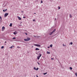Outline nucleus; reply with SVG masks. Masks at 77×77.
I'll use <instances>...</instances> for the list:
<instances>
[{"label":"nucleus","mask_w":77,"mask_h":77,"mask_svg":"<svg viewBox=\"0 0 77 77\" xmlns=\"http://www.w3.org/2000/svg\"><path fill=\"white\" fill-rule=\"evenodd\" d=\"M48 48H50V47H48Z\"/></svg>","instance_id":"obj_36"},{"label":"nucleus","mask_w":77,"mask_h":77,"mask_svg":"<svg viewBox=\"0 0 77 77\" xmlns=\"http://www.w3.org/2000/svg\"><path fill=\"white\" fill-rule=\"evenodd\" d=\"M55 20H56V18L55 19Z\"/></svg>","instance_id":"obj_41"},{"label":"nucleus","mask_w":77,"mask_h":77,"mask_svg":"<svg viewBox=\"0 0 77 77\" xmlns=\"http://www.w3.org/2000/svg\"><path fill=\"white\" fill-rule=\"evenodd\" d=\"M30 40V38H27V39H24V41H29Z\"/></svg>","instance_id":"obj_1"},{"label":"nucleus","mask_w":77,"mask_h":77,"mask_svg":"<svg viewBox=\"0 0 77 77\" xmlns=\"http://www.w3.org/2000/svg\"><path fill=\"white\" fill-rule=\"evenodd\" d=\"M34 14H36V13H34Z\"/></svg>","instance_id":"obj_38"},{"label":"nucleus","mask_w":77,"mask_h":77,"mask_svg":"<svg viewBox=\"0 0 77 77\" xmlns=\"http://www.w3.org/2000/svg\"><path fill=\"white\" fill-rule=\"evenodd\" d=\"M17 17L19 20H21V18L20 17L18 16Z\"/></svg>","instance_id":"obj_8"},{"label":"nucleus","mask_w":77,"mask_h":77,"mask_svg":"<svg viewBox=\"0 0 77 77\" xmlns=\"http://www.w3.org/2000/svg\"><path fill=\"white\" fill-rule=\"evenodd\" d=\"M37 63L38 64V65H40V64H39V63L38 62Z\"/></svg>","instance_id":"obj_31"},{"label":"nucleus","mask_w":77,"mask_h":77,"mask_svg":"<svg viewBox=\"0 0 77 77\" xmlns=\"http://www.w3.org/2000/svg\"><path fill=\"white\" fill-rule=\"evenodd\" d=\"M53 59H54L53 58H51V60H53Z\"/></svg>","instance_id":"obj_28"},{"label":"nucleus","mask_w":77,"mask_h":77,"mask_svg":"<svg viewBox=\"0 0 77 77\" xmlns=\"http://www.w3.org/2000/svg\"><path fill=\"white\" fill-rule=\"evenodd\" d=\"M70 44L71 45H72V42H71L70 43Z\"/></svg>","instance_id":"obj_23"},{"label":"nucleus","mask_w":77,"mask_h":77,"mask_svg":"<svg viewBox=\"0 0 77 77\" xmlns=\"http://www.w3.org/2000/svg\"><path fill=\"white\" fill-rule=\"evenodd\" d=\"M75 75H76V76H77V73H75Z\"/></svg>","instance_id":"obj_29"},{"label":"nucleus","mask_w":77,"mask_h":77,"mask_svg":"<svg viewBox=\"0 0 77 77\" xmlns=\"http://www.w3.org/2000/svg\"><path fill=\"white\" fill-rule=\"evenodd\" d=\"M56 32V29H54V30L52 31V33H54V32Z\"/></svg>","instance_id":"obj_10"},{"label":"nucleus","mask_w":77,"mask_h":77,"mask_svg":"<svg viewBox=\"0 0 77 77\" xmlns=\"http://www.w3.org/2000/svg\"><path fill=\"white\" fill-rule=\"evenodd\" d=\"M69 16L70 18H72V15H71V14H69Z\"/></svg>","instance_id":"obj_13"},{"label":"nucleus","mask_w":77,"mask_h":77,"mask_svg":"<svg viewBox=\"0 0 77 77\" xmlns=\"http://www.w3.org/2000/svg\"><path fill=\"white\" fill-rule=\"evenodd\" d=\"M17 48H20V47H19V46H18V47H17Z\"/></svg>","instance_id":"obj_32"},{"label":"nucleus","mask_w":77,"mask_h":77,"mask_svg":"<svg viewBox=\"0 0 77 77\" xmlns=\"http://www.w3.org/2000/svg\"><path fill=\"white\" fill-rule=\"evenodd\" d=\"M23 18H26V17H23Z\"/></svg>","instance_id":"obj_33"},{"label":"nucleus","mask_w":77,"mask_h":77,"mask_svg":"<svg viewBox=\"0 0 77 77\" xmlns=\"http://www.w3.org/2000/svg\"><path fill=\"white\" fill-rule=\"evenodd\" d=\"M50 47H53V45H50Z\"/></svg>","instance_id":"obj_16"},{"label":"nucleus","mask_w":77,"mask_h":77,"mask_svg":"<svg viewBox=\"0 0 77 77\" xmlns=\"http://www.w3.org/2000/svg\"><path fill=\"white\" fill-rule=\"evenodd\" d=\"M69 68H70V69H71V70L72 69V67H70Z\"/></svg>","instance_id":"obj_17"},{"label":"nucleus","mask_w":77,"mask_h":77,"mask_svg":"<svg viewBox=\"0 0 77 77\" xmlns=\"http://www.w3.org/2000/svg\"><path fill=\"white\" fill-rule=\"evenodd\" d=\"M47 54H50V52L48 51L47 52Z\"/></svg>","instance_id":"obj_15"},{"label":"nucleus","mask_w":77,"mask_h":77,"mask_svg":"<svg viewBox=\"0 0 77 77\" xmlns=\"http://www.w3.org/2000/svg\"><path fill=\"white\" fill-rule=\"evenodd\" d=\"M7 11V9H5V10H3V12H6Z\"/></svg>","instance_id":"obj_9"},{"label":"nucleus","mask_w":77,"mask_h":77,"mask_svg":"<svg viewBox=\"0 0 77 77\" xmlns=\"http://www.w3.org/2000/svg\"><path fill=\"white\" fill-rule=\"evenodd\" d=\"M14 35H16V34H17V32L15 31L13 33Z\"/></svg>","instance_id":"obj_5"},{"label":"nucleus","mask_w":77,"mask_h":77,"mask_svg":"<svg viewBox=\"0 0 77 77\" xmlns=\"http://www.w3.org/2000/svg\"><path fill=\"white\" fill-rule=\"evenodd\" d=\"M47 74V72H46L45 73H44L43 74H44V75H45V74Z\"/></svg>","instance_id":"obj_18"},{"label":"nucleus","mask_w":77,"mask_h":77,"mask_svg":"<svg viewBox=\"0 0 77 77\" xmlns=\"http://www.w3.org/2000/svg\"><path fill=\"white\" fill-rule=\"evenodd\" d=\"M36 77H38V75H36Z\"/></svg>","instance_id":"obj_35"},{"label":"nucleus","mask_w":77,"mask_h":77,"mask_svg":"<svg viewBox=\"0 0 77 77\" xmlns=\"http://www.w3.org/2000/svg\"><path fill=\"white\" fill-rule=\"evenodd\" d=\"M25 34H26V35H27V33H25Z\"/></svg>","instance_id":"obj_27"},{"label":"nucleus","mask_w":77,"mask_h":77,"mask_svg":"<svg viewBox=\"0 0 77 77\" xmlns=\"http://www.w3.org/2000/svg\"><path fill=\"white\" fill-rule=\"evenodd\" d=\"M13 39H16V38L14 37L12 38Z\"/></svg>","instance_id":"obj_22"},{"label":"nucleus","mask_w":77,"mask_h":77,"mask_svg":"<svg viewBox=\"0 0 77 77\" xmlns=\"http://www.w3.org/2000/svg\"><path fill=\"white\" fill-rule=\"evenodd\" d=\"M34 69H35V70H36V67H35L34 68Z\"/></svg>","instance_id":"obj_20"},{"label":"nucleus","mask_w":77,"mask_h":77,"mask_svg":"<svg viewBox=\"0 0 77 77\" xmlns=\"http://www.w3.org/2000/svg\"><path fill=\"white\" fill-rule=\"evenodd\" d=\"M36 70H38V68H37L36 69Z\"/></svg>","instance_id":"obj_25"},{"label":"nucleus","mask_w":77,"mask_h":77,"mask_svg":"<svg viewBox=\"0 0 77 77\" xmlns=\"http://www.w3.org/2000/svg\"><path fill=\"white\" fill-rule=\"evenodd\" d=\"M4 48V46H2V47H1V48L2 49L3 48Z\"/></svg>","instance_id":"obj_19"},{"label":"nucleus","mask_w":77,"mask_h":77,"mask_svg":"<svg viewBox=\"0 0 77 77\" xmlns=\"http://www.w3.org/2000/svg\"><path fill=\"white\" fill-rule=\"evenodd\" d=\"M58 8H59L58 9H60V7H58Z\"/></svg>","instance_id":"obj_21"},{"label":"nucleus","mask_w":77,"mask_h":77,"mask_svg":"<svg viewBox=\"0 0 77 77\" xmlns=\"http://www.w3.org/2000/svg\"><path fill=\"white\" fill-rule=\"evenodd\" d=\"M8 15V13H5L4 15V17H6Z\"/></svg>","instance_id":"obj_4"},{"label":"nucleus","mask_w":77,"mask_h":77,"mask_svg":"<svg viewBox=\"0 0 77 77\" xmlns=\"http://www.w3.org/2000/svg\"><path fill=\"white\" fill-rule=\"evenodd\" d=\"M35 50L36 51H37L38 50H39V48H35Z\"/></svg>","instance_id":"obj_7"},{"label":"nucleus","mask_w":77,"mask_h":77,"mask_svg":"<svg viewBox=\"0 0 77 77\" xmlns=\"http://www.w3.org/2000/svg\"><path fill=\"white\" fill-rule=\"evenodd\" d=\"M33 21H35V20H33Z\"/></svg>","instance_id":"obj_30"},{"label":"nucleus","mask_w":77,"mask_h":77,"mask_svg":"<svg viewBox=\"0 0 77 77\" xmlns=\"http://www.w3.org/2000/svg\"><path fill=\"white\" fill-rule=\"evenodd\" d=\"M53 32H51L49 33V35H51L52 34H53Z\"/></svg>","instance_id":"obj_11"},{"label":"nucleus","mask_w":77,"mask_h":77,"mask_svg":"<svg viewBox=\"0 0 77 77\" xmlns=\"http://www.w3.org/2000/svg\"><path fill=\"white\" fill-rule=\"evenodd\" d=\"M74 32H75V30L74 31Z\"/></svg>","instance_id":"obj_40"},{"label":"nucleus","mask_w":77,"mask_h":77,"mask_svg":"<svg viewBox=\"0 0 77 77\" xmlns=\"http://www.w3.org/2000/svg\"><path fill=\"white\" fill-rule=\"evenodd\" d=\"M43 3V2L42 1H41V3Z\"/></svg>","instance_id":"obj_24"},{"label":"nucleus","mask_w":77,"mask_h":77,"mask_svg":"<svg viewBox=\"0 0 77 77\" xmlns=\"http://www.w3.org/2000/svg\"><path fill=\"white\" fill-rule=\"evenodd\" d=\"M34 36H35H35L34 35Z\"/></svg>","instance_id":"obj_39"},{"label":"nucleus","mask_w":77,"mask_h":77,"mask_svg":"<svg viewBox=\"0 0 77 77\" xmlns=\"http://www.w3.org/2000/svg\"><path fill=\"white\" fill-rule=\"evenodd\" d=\"M9 26L10 27H12V24L10 23Z\"/></svg>","instance_id":"obj_14"},{"label":"nucleus","mask_w":77,"mask_h":77,"mask_svg":"<svg viewBox=\"0 0 77 77\" xmlns=\"http://www.w3.org/2000/svg\"><path fill=\"white\" fill-rule=\"evenodd\" d=\"M14 46L13 45L11 47H10V48H14Z\"/></svg>","instance_id":"obj_12"},{"label":"nucleus","mask_w":77,"mask_h":77,"mask_svg":"<svg viewBox=\"0 0 77 77\" xmlns=\"http://www.w3.org/2000/svg\"><path fill=\"white\" fill-rule=\"evenodd\" d=\"M40 54V56L37 57V59L38 60H39V58H40V57H41V54Z\"/></svg>","instance_id":"obj_2"},{"label":"nucleus","mask_w":77,"mask_h":77,"mask_svg":"<svg viewBox=\"0 0 77 77\" xmlns=\"http://www.w3.org/2000/svg\"><path fill=\"white\" fill-rule=\"evenodd\" d=\"M5 27L4 26L2 27V31H3L4 30V29H5Z\"/></svg>","instance_id":"obj_6"},{"label":"nucleus","mask_w":77,"mask_h":77,"mask_svg":"<svg viewBox=\"0 0 77 77\" xmlns=\"http://www.w3.org/2000/svg\"><path fill=\"white\" fill-rule=\"evenodd\" d=\"M6 43V42H5V43Z\"/></svg>","instance_id":"obj_37"},{"label":"nucleus","mask_w":77,"mask_h":77,"mask_svg":"<svg viewBox=\"0 0 77 77\" xmlns=\"http://www.w3.org/2000/svg\"><path fill=\"white\" fill-rule=\"evenodd\" d=\"M35 46H37L38 47H41V45H34Z\"/></svg>","instance_id":"obj_3"},{"label":"nucleus","mask_w":77,"mask_h":77,"mask_svg":"<svg viewBox=\"0 0 77 77\" xmlns=\"http://www.w3.org/2000/svg\"><path fill=\"white\" fill-rule=\"evenodd\" d=\"M63 46H65V45H64V44H63Z\"/></svg>","instance_id":"obj_34"},{"label":"nucleus","mask_w":77,"mask_h":77,"mask_svg":"<svg viewBox=\"0 0 77 77\" xmlns=\"http://www.w3.org/2000/svg\"><path fill=\"white\" fill-rule=\"evenodd\" d=\"M0 18L1 20H2V17L1 16H0Z\"/></svg>","instance_id":"obj_26"}]
</instances>
